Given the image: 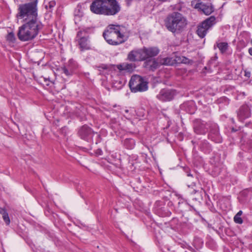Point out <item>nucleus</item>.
<instances>
[{
  "label": "nucleus",
  "instance_id": "f257e3e1",
  "mask_svg": "<svg viewBox=\"0 0 252 252\" xmlns=\"http://www.w3.org/2000/svg\"><path fill=\"white\" fill-rule=\"evenodd\" d=\"M38 0H33L18 5L16 17L22 20L24 24L19 27L18 39L21 41H28L34 39L44 27L38 17Z\"/></svg>",
  "mask_w": 252,
  "mask_h": 252
},
{
  "label": "nucleus",
  "instance_id": "f03ea898",
  "mask_svg": "<svg viewBox=\"0 0 252 252\" xmlns=\"http://www.w3.org/2000/svg\"><path fill=\"white\" fill-rule=\"evenodd\" d=\"M90 9L96 15L114 16L121 11V7L117 0H93Z\"/></svg>",
  "mask_w": 252,
  "mask_h": 252
},
{
  "label": "nucleus",
  "instance_id": "7ed1b4c3",
  "mask_svg": "<svg viewBox=\"0 0 252 252\" xmlns=\"http://www.w3.org/2000/svg\"><path fill=\"white\" fill-rule=\"evenodd\" d=\"M167 30L174 34L181 33L187 25L186 18L178 12L168 14L164 20Z\"/></svg>",
  "mask_w": 252,
  "mask_h": 252
},
{
  "label": "nucleus",
  "instance_id": "20e7f679",
  "mask_svg": "<svg viewBox=\"0 0 252 252\" xmlns=\"http://www.w3.org/2000/svg\"><path fill=\"white\" fill-rule=\"evenodd\" d=\"M102 35L107 43L113 46L124 43L126 40L124 38V34L121 32V26L119 25H109L104 31Z\"/></svg>",
  "mask_w": 252,
  "mask_h": 252
},
{
  "label": "nucleus",
  "instance_id": "39448f33",
  "mask_svg": "<svg viewBox=\"0 0 252 252\" xmlns=\"http://www.w3.org/2000/svg\"><path fill=\"white\" fill-rule=\"evenodd\" d=\"M77 134L82 140L92 144H97L102 140L100 134L86 124L78 128Z\"/></svg>",
  "mask_w": 252,
  "mask_h": 252
},
{
  "label": "nucleus",
  "instance_id": "423d86ee",
  "mask_svg": "<svg viewBox=\"0 0 252 252\" xmlns=\"http://www.w3.org/2000/svg\"><path fill=\"white\" fill-rule=\"evenodd\" d=\"M128 86L132 93L145 92L148 89V82L143 77L136 74L131 76Z\"/></svg>",
  "mask_w": 252,
  "mask_h": 252
},
{
  "label": "nucleus",
  "instance_id": "0eeeda50",
  "mask_svg": "<svg viewBox=\"0 0 252 252\" xmlns=\"http://www.w3.org/2000/svg\"><path fill=\"white\" fill-rule=\"evenodd\" d=\"M208 138L216 143H220L222 141V138L220 133L218 125L212 121H209Z\"/></svg>",
  "mask_w": 252,
  "mask_h": 252
},
{
  "label": "nucleus",
  "instance_id": "6e6552de",
  "mask_svg": "<svg viewBox=\"0 0 252 252\" xmlns=\"http://www.w3.org/2000/svg\"><path fill=\"white\" fill-rule=\"evenodd\" d=\"M160 52L159 49L156 46L146 47L144 46L139 49L140 61L155 58Z\"/></svg>",
  "mask_w": 252,
  "mask_h": 252
},
{
  "label": "nucleus",
  "instance_id": "1a4fd4ad",
  "mask_svg": "<svg viewBox=\"0 0 252 252\" xmlns=\"http://www.w3.org/2000/svg\"><path fill=\"white\" fill-rule=\"evenodd\" d=\"M177 94L176 90L166 88L160 90L157 95V98L163 102L170 101L174 99Z\"/></svg>",
  "mask_w": 252,
  "mask_h": 252
},
{
  "label": "nucleus",
  "instance_id": "9d476101",
  "mask_svg": "<svg viewBox=\"0 0 252 252\" xmlns=\"http://www.w3.org/2000/svg\"><path fill=\"white\" fill-rule=\"evenodd\" d=\"M77 63L73 59L69 60L68 62L61 67L62 73L67 77L72 76L78 68Z\"/></svg>",
  "mask_w": 252,
  "mask_h": 252
},
{
  "label": "nucleus",
  "instance_id": "9b49d317",
  "mask_svg": "<svg viewBox=\"0 0 252 252\" xmlns=\"http://www.w3.org/2000/svg\"><path fill=\"white\" fill-rule=\"evenodd\" d=\"M209 121L205 122L200 119H196L193 121L194 131L197 134L205 135L208 131Z\"/></svg>",
  "mask_w": 252,
  "mask_h": 252
},
{
  "label": "nucleus",
  "instance_id": "f8f14e48",
  "mask_svg": "<svg viewBox=\"0 0 252 252\" xmlns=\"http://www.w3.org/2000/svg\"><path fill=\"white\" fill-rule=\"evenodd\" d=\"M155 212L161 217H169L171 214V211L166 206L165 202L161 200H158L156 202Z\"/></svg>",
  "mask_w": 252,
  "mask_h": 252
},
{
  "label": "nucleus",
  "instance_id": "ddd939ff",
  "mask_svg": "<svg viewBox=\"0 0 252 252\" xmlns=\"http://www.w3.org/2000/svg\"><path fill=\"white\" fill-rule=\"evenodd\" d=\"M193 145H197L199 150L205 154H209L212 151L211 145L206 139L201 140L200 138H195L191 141Z\"/></svg>",
  "mask_w": 252,
  "mask_h": 252
},
{
  "label": "nucleus",
  "instance_id": "4468645a",
  "mask_svg": "<svg viewBox=\"0 0 252 252\" xmlns=\"http://www.w3.org/2000/svg\"><path fill=\"white\" fill-rule=\"evenodd\" d=\"M237 114L239 121L241 122H244L252 115L251 108L247 104L242 105L237 111Z\"/></svg>",
  "mask_w": 252,
  "mask_h": 252
},
{
  "label": "nucleus",
  "instance_id": "2eb2a0df",
  "mask_svg": "<svg viewBox=\"0 0 252 252\" xmlns=\"http://www.w3.org/2000/svg\"><path fill=\"white\" fill-rule=\"evenodd\" d=\"M144 61L143 66L149 71H155L160 66V64L158 62V59L155 58L146 59Z\"/></svg>",
  "mask_w": 252,
  "mask_h": 252
},
{
  "label": "nucleus",
  "instance_id": "dca6fc26",
  "mask_svg": "<svg viewBox=\"0 0 252 252\" xmlns=\"http://www.w3.org/2000/svg\"><path fill=\"white\" fill-rule=\"evenodd\" d=\"M221 119L223 121H224L225 119H226V121L228 122L229 125L228 126H226L225 128L231 133L236 132L240 130L241 127L236 125L235 121L233 118H227L226 116L222 115L221 116Z\"/></svg>",
  "mask_w": 252,
  "mask_h": 252
},
{
  "label": "nucleus",
  "instance_id": "f3484780",
  "mask_svg": "<svg viewBox=\"0 0 252 252\" xmlns=\"http://www.w3.org/2000/svg\"><path fill=\"white\" fill-rule=\"evenodd\" d=\"M180 108L190 114H194L196 110L195 102L192 100L184 102L180 105Z\"/></svg>",
  "mask_w": 252,
  "mask_h": 252
},
{
  "label": "nucleus",
  "instance_id": "a211bd4d",
  "mask_svg": "<svg viewBox=\"0 0 252 252\" xmlns=\"http://www.w3.org/2000/svg\"><path fill=\"white\" fill-rule=\"evenodd\" d=\"M194 8L203 11L206 15L211 14L214 11V8L211 4H206L201 2H197Z\"/></svg>",
  "mask_w": 252,
  "mask_h": 252
},
{
  "label": "nucleus",
  "instance_id": "6ab92c4d",
  "mask_svg": "<svg viewBox=\"0 0 252 252\" xmlns=\"http://www.w3.org/2000/svg\"><path fill=\"white\" fill-rule=\"evenodd\" d=\"M94 29L93 27H84L79 28V31L77 32L76 38H83L86 37L90 38V35L94 33Z\"/></svg>",
  "mask_w": 252,
  "mask_h": 252
},
{
  "label": "nucleus",
  "instance_id": "aec40b11",
  "mask_svg": "<svg viewBox=\"0 0 252 252\" xmlns=\"http://www.w3.org/2000/svg\"><path fill=\"white\" fill-rule=\"evenodd\" d=\"M75 39L78 42L81 51L91 49L90 38L86 37L83 38L82 37L80 38H76Z\"/></svg>",
  "mask_w": 252,
  "mask_h": 252
},
{
  "label": "nucleus",
  "instance_id": "412c9836",
  "mask_svg": "<svg viewBox=\"0 0 252 252\" xmlns=\"http://www.w3.org/2000/svg\"><path fill=\"white\" fill-rule=\"evenodd\" d=\"M165 225L170 227L175 231H179L181 229V222H180L177 218H173L170 221L164 222Z\"/></svg>",
  "mask_w": 252,
  "mask_h": 252
},
{
  "label": "nucleus",
  "instance_id": "4be33fe9",
  "mask_svg": "<svg viewBox=\"0 0 252 252\" xmlns=\"http://www.w3.org/2000/svg\"><path fill=\"white\" fill-rule=\"evenodd\" d=\"M191 208H193V207L189 205L187 202H179L176 208V212L178 213L182 214L188 211H190Z\"/></svg>",
  "mask_w": 252,
  "mask_h": 252
},
{
  "label": "nucleus",
  "instance_id": "5701e85b",
  "mask_svg": "<svg viewBox=\"0 0 252 252\" xmlns=\"http://www.w3.org/2000/svg\"><path fill=\"white\" fill-rule=\"evenodd\" d=\"M139 52V49L133 50L129 52L127 55V60L132 62H135L137 61H140V54Z\"/></svg>",
  "mask_w": 252,
  "mask_h": 252
},
{
  "label": "nucleus",
  "instance_id": "b1692460",
  "mask_svg": "<svg viewBox=\"0 0 252 252\" xmlns=\"http://www.w3.org/2000/svg\"><path fill=\"white\" fill-rule=\"evenodd\" d=\"M209 29L206 27H204L202 23H200L197 26V29L196 30V33L201 38H204L208 31Z\"/></svg>",
  "mask_w": 252,
  "mask_h": 252
},
{
  "label": "nucleus",
  "instance_id": "393cba45",
  "mask_svg": "<svg viewBox=\"0 0 252 252\" xmlns=\"http://www.w3.org/2000/svg\"><path fill=\"white\" fill-rule=\"evenodd\" d=\"M122 144L125 148L128 150H131L135 146V141L132 138H126L122 141Z\"/></svg>",
  "mask_w": 252,
  "mask_h": 252
},
{
  "label": "nucleus",
  "instance_id": "a878e982",
  "mask_svg": "<svg viewBox=\"0 0 252 252\" xmlns=\"http://www.w3.org/2000/svg\"><path fill=\"white\" fill-rule=\"evenodd\" d=\"M216 18L214 16H211L207 18L205 20L202 21L201 23L204 26L209 29L212 28L216 23Z\"/></svg>",
  "mask_w": 252,
  "mask_h": 252
},
{
  "label": "nucleus",
  "instance_id": "bb28decb",
  "mask_svg": "<svg viewBox=\"0 0 252 252\" xmlns=\"http://www.w3.org/2000/svg\"><path fill=\"white\" fill-rule=\"evenodd\" d=\"M242 148L244 150L249 152H252V135L251 138L245 141L242 145Z\"/></svg>",
  "mask_w": 252,
  "mask_h": 252
},
{
  "label": "nucleus",
  "instance_id": "cd10ccee",
  "mask_svg": "<svg viewBox=\"0 0 252 252\" xmlns=\"http://www.w3.org/2000/svg\"><path fill=\"white\" fill-rule=\"evenodd\" d=\"M175 60L172 58L166 57L160 61V65H172L175 63Z\"/></svg>",
  "mask_w": 252,
  "mask_h": 252
},
{
  "label": "nucleus",
  "instance_id": "c85d7f7f",
  "mask_svg": "<svg viewBox=\"0 0 252 252\" xmlns=\"http://www.w3.org/2000/svg\"><path fill=\"white\" fill-rule=\"evenodd\" d=\"M217 46L221 54L225 53L228 48V43L225 42L217 43Z\"/></svg>",
  "mask_w": 252,
  "mask_h": 252
},
{
  "label": "nucleus",
  "instance_id": "c756f323",
  "mask_svg": "<svg viewBox=\"0 0 252 252\" xmlns=\"http://www.w3.org/2000/svg\"><path fill=\"white\" fill-rule=\"evenodd\" d=\"M193 245L196 250H199L203 247V241L199 237H195L193 241Z\"/></svg>",
  "mask_w": 252,
  "mask_h": 252
},
{
  "label": "nucleus",
  "instance_id": "7c9ffc66",
  "mask_svg": "<svg viewBox=\"0 0 252 252\" xmlns=\"http://www.w3.org/2000/svg\"><path fill=\"white\" fill-rule=\"evenodd\" d=\"M135 68L136 65L134 63H125V71H126L127 72H132Z\"/></svg>",
  "mask_w": 252,
  "mask_h": 252
},
{
  "label": "nucleus",
  "instance_id": "2f4dec72",
  "mask_svg": "<svg viewBox=\"0 0 252 252\" xmlns=\"http://www.w3.org/2000/svg\"><path fill=\"white\" fill-rule=\"evenodd\" d=\"M126 82V80L124 79H121L118 80H114V82H113V84L115 87L120 89H121L123 86L125 84Z\"/></svg>",
  "mask_w": 252,
  "mask_h": 252
},
{
  "label": "nucleus",
  "instance_id": "473e14b6",
  "mask_svg": "<svg viewBox=\"0 0 252 252\" xmlns=\"http://www.w3.org/2000/svg\"><path fill=\"white\" fill-rule=\"evenodd\" d=\"M6 40L8 42L14 43L16 41V37L13 32H9L6 37Z\"/></svg>",
  "mask_w": 252,
  "mask_h": 252
},
{
  "label": "nucleus",
  "instance_id": "72a5a7b5",
  "mask_svg": "<svg viewBox=\"0 0 252 252\" xmlns=\"http://www.w3.org/2000/svg\"><path fill=\"white\" fill-rule=\"evenodd\" d=\"M252 191V189L251 188H247L243 190H242L240 192V195L245 198L248 197L250 193Z\"/></svg>",
  "mask_w": 252,
  "mask_h": 252
},
{
  "label": "nucleus",
  "instance_id": "f704fd0d",
  "mask_svg": "<svg viewBox=\"0 0 252 252\" xmlns=\"http://www.w3.org/2000/svg\"><path fill=\"white\" fill-rule=\"evenodd\" d=\"M217 101L218 103H224L226 105H227L229 103V99L225 96L220 97L217 100Z\"/></svg>",
  "mask_w": 252,
  "mask_h": 252
},
{
  "label": "nucleus",
  "instance_id": "c9c22d12",
  "mask_svg": "<svg viewBox=\"0 0 252 252\" xmlns=\"http://www.w3.org/2000/svg\"><path fill=\"white\" fill-rule=\"evenodd\" d=\"M181 63L186 64H191L193 63V61L187 57H182Z\"/></svg>",
  "mask_w": 252,
  "mask_h": 252
},
{
  "label": "nucleus",
  "instance_id": "e433bc0d",
  "mask_svg": "<svg viewBox=\"0 0 252 252\" xmlns=\"http://www.w3.org/2000/svg\"><path fill=\"white\" fill-rule=\"evenodd\" d=\"M94 67L97 68L99 71H101L102 70H107L108 68L107 65L105 64H101L99 65H95Z\"/></svg>",
  "mask_w": 252,
  "mask_h": 252
},
{
  "label": "nucleus",
  "instance_id": "4c0bfd02",
  "mask_svg": "<svg viewBox=\"0 0 252 252\" xmlns=\"http://www.w3.org/2000/svg\"><path fill=\"white\" fill-rule=\"evenodd\" d=\"M234 221L235 223L238 224H242L243 222V220L241 216L235 215L234 217Z\"/></svg>",
  "mask_w": 252,
  "mask_h": 252
},
{
  "label": "nucleus",
  "instance_id": "58836bf2",
  "mask_svg": "<svg viewBox=\"0 0 252 252\" xmlns=\"http://www.w3.org/2000/svg\"><path fill=\"white\" fill-rule=\"evenodd\" d=\"M56 1L55 0H51L48 3V4L46 6V8L51 9L56 5Z\"/></svg>",
  "mask_w": 252,
  "mask_h": 252
},
{
  "label": "nucleus",
  "instance_id": "ea45409f",
  "mask_svg": "<svg viewBox=\"0 0 252 252\" xmlns=\"http://www.w3.org/2000/svg\"><path fill=\"white\" fill-rule=\"evenodd\" d=\"M2 218L7 225H8L10 223V220L8 216V214H5L4 216H2Z\"/></svg>",
  "mask_w": 252,
  "mask_h": 252
},
{
  "label": "nucleus",
  "instance_id": "a19ab883",
  "mask_svg": "<svg viewBox=\"0 0 252 252\" xmlns=\"http://www.w3.org/2000/svg\"><path fill=\"white\" fill-rule=\"evenodd\" d=\"M77 117L78 119L79 120V121L81 122L87 120L86 116L84 114H78L77 115Z\"/></svg>",
  "mask_w": 252,
  "mask_h": 252
},
{
  "label": "nucleus",
  "instance_id": "79ce46f5",
  "mask_svg": "<svg viewBox=\"0 0 252 252\" xmlns=\"http://www.w3.org/2000/svg\"><path fill=\"white\" fill-rule=\"evenodd\" d=\"M117 68L120 71H124L125 70V63L123 64H119L117 65Z\"/></svg>",
  "mask_w": 252,
  "mask_h": 252
},
{
  "label": "nucleus",
  "instance_id": "37998d69",
  "mask_svg": "<svg viewBox=\"0 0 252 252\" xmlns=\"http://www.w3.org/2000/svg\"><path fill=\"white\" fill-rule=\"evenodd\" d=\"M0 214H1L2 216H3L5 215V214H7L8 213L5 208H0Z\"/></svg>",
  "mask_w": 252,
  "mask_h": 252
},
{
  "label": "nucleus",
  "instance_id": "c03bdc74",
  "mask_svg": "<svg viewBox=\"0 0 252 252\" xmlns=\"http://www.w3.org/2000/svg\"><path fill=\"white\" fill-rule=\"evenodd\" d=\"M95 154L96 156H101L103 154V152L100 148H98L95 151Z\"/></svg>",
  "mask_w": 252,
  "mask_h": 252
},
{
  "label": "nucleus",
  "instance_id": "a18cd8bd",
  "mask_svg": "<svg viewBox=\"0 0 252 252\" xmlns=\"http://www.w3.org/2000/svg\"><path fill=\"white\" fill-rule=\"evenodd\" d=\"M165 201L167 202V207H171L173 206V203L172 201L169 200L168 199H167V197H166V200Z\"/></svg>",
  "mask_w": 252,
  "mask_h": 252
},
{
  "label": "nucleus",
  "instance_id": "49530a36",
  "mask_svg": "<svg viewBox=\"0 0 252 252\" xmlns=\"http://www.w3.org/2000/svg\"><path fill=\"white\" fill-rule=\"evenodd\" d=\"M251 73L250 71H248L247 70H245L244 76L246 77L249 78L251 77Z\"/></svg>",
  "mask_w": 252,
  "mask_h": 252
},
{
  "label": "nucleus",
  "instance_id": "de8ad7c7",
  "mask_svg": "<svg viewBox=\"0 0 252 252\" xmlns=\"http://www.w3.org/2000/svg\"><path fill=\"white\" fill-rule=\"evenodd\" d=\"M188 249L191 252H196V251L190 246H188Z\"/></svg>",
  "mask_w": 252,
  "mask_h": 252
},
{
  "label": "nucleus",
  "instance_id": "09e8293b",
  "mask_svg": "<svg viewBox=\"0 0 252 252\" xmlns=\"http://www.w3.org/2000/svg\"><path fill=\"white\" fill-rule=\"evenodd\" d=\"M187 173V176L189 177H192L193 175L191 174L190 171H186Z\"/></svg>",
  "mask_w": 252,
  "mask_h": 252
},
{
  "label": "nucleus",
  "instance_id": "8fccbe9b",
  "mask_svg": "<svg viewBox=\"0 0 252 252\" xmlns=\"http://www.w3.org/2000/svg\"><path fill=\"white\" fill-rule=\"evenodd\" d=\"M242 214V211H239L236 215L238 216H241V215Z\"/></svg>",
  "mask_w": 252,
  "mask_h": 252
},
{
  "label": "nucleus",
  "instance_id": "3c124183",
  "mask_svg": "<svg viewBox=\"0 0 252 252\" xmlns=\"http://www.w3.org/2000/svg\"><path fill=\"white\" fill-rule=\"evenodd\" d=\"M249 53L250 55L252 56V47L249 49Z\"/></svg>",
  "mask_w": 252,
  "mask_h": 252
},
{
  "label": "nucleus",
  "instance_id": "603ef678",
  "mask_svg": "<svg viewBox=\"0 0 252 252\" xmlns=\"http://www.w3.org/2000/svg\"><path fill=\"white\" fill-rule=\"evenodd\" d=\"M248 248L252 252V244H251L249 245Z\"/></svg>",
  "mask_w": 252,
  "mask_h": 252
},
{
  "label": "nucleus",
  "instance_id": "864d4df0",
  "mask_svg": "<svg viewBox=\"0 0 252 252\" xmlns=\"http://www.w3.org/2000/svg\"><path fill=\"white\" fill-rule=\"evenodd\" d=\"M252 124V123L251 122H249V123H247L245 124V126H249L250 125H251Z\"/></svg>",
  "mask_w": 252,
  "mask_h": 252
},
{
  "label": "nucleus",
  "instance_id": "5fc2aeb1",
  "mask_svg": "<svg viewBox=\"0 0 252 252\" xmlns=\"http://www.w3.org/2000/svg\"><path fill=\"white\" fill-rule=\"evenodd\" d=\"M197 192V191L195 189H193V190L192 191V193H195Z\"/></svg>",
  "mask_w": 252,
  "mask_h": 252
},
{
  "label": "nucleus",
  "instance_id": "6e6d98bb",
  "mask_svg": "<svg viewBox=\"0 0 252 252\" xmlns=\"http://www.w3.org/2000/svg\"><path fill=\"white\" fill-rule=\"evenodd\" d=\"M128 111H128V110H127V109H126V110H125V112L126 113H128Z\"/></svg>",
  "mask_w": 252,
  "mask_h": 252
},
{
  "label": "nucleus",
  "instance_id": "4d7b16f0",
  "mask_svg": "<svg viewBox=\"0 0 252 252\" xmlns=\"http://www.w3.org/2000/svg\"><path fill=\"white\" fill-rule=\"evenodd\" d=\"M251 43L252 45V39L251 40Z\"/></svg>",
  "mask_w": 252,
  "mask_h": 252
},
{
  "label": "nucleus",
  "instance_id": "13d9d810",
  "mask_svg": "<svg viewBox=\"0 0 252 252\" xmlns=\"http://www.w3.org/2000/svg\"><path fill=\"white\" fill-rule=\"evenodd\" d=\"M64 128H65V127H64L63 128L62 130H63Z\"/></svg>",
  "mask_w": 252,
  "mask_h": 252
},
{
  "label": "nucleus",
  "instance_id": "bf43d9fd",
  "mask_svg": "<svg viewBox=\"0 0 252 252\" xmlns=\"http://www.w3.org/2000/svg\"><path fill=\"white\" fill-rule=\"evenodd\" d=\"M185 252H187V251H185Z\"/></svg>",
  "mask_w": 252,
  "mask_h": 252
}]
</instances>
